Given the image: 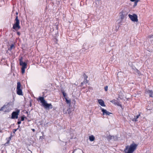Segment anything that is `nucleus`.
Here are the masks:
<instances>
[{"mask_svg":"<svg viewBox=\"0 0 153 153\" xmlns=\"http://www.w3.org/2000/svg\"><path fill=\"white\" fill-rule=\"evenodd\" d=\"M17 33L18 35L20 36V33L19 32H17Z\"/></svg>","mask_w":153,"mask_h":153,"instance_id":"a878e982","label":"nucleus"},{"mask_svg":"<svg viewBox=\"0 0 153 153\" xmlns=\"http://www.w3.org/2000/svg\"><path fill=\"white\" fill-rule=\"evenodd\" d=\"M134 71L135 73H137L138 74H139L140 72L137 69H135Z\"/></svg>","mask_w":153,"mask_h":153,"instance_id":"6ab92c4d","label":"nucleus"},{"mask_svg":"<svg viewBox=\"0 0 153 153\" xmlns=\"http://www.w3.org/2000/svg\"><path fill=\"white\" fill-rule=\"evenodd\" d=\"M89 139L91 141H94L95 140L94 137L93 135H91L89 137Z\"/></svg>","mask_w":153,"mask_h":153,"instance_id":"2eb2a0df","label":"nucleus"},{"mask_svg":"<svg viewBox=\"0 0 153 153\" xmlns=\"http://www.w3.org/2000/svg\"><path fill=\"white\" fill-rule=\"evenodd\" d=\"M115 137V136H111L109 135L107 137V139L109 141L110 140L112 139V138Z\"/></svg>","mask_w":153,"mask_h":153,"instance_id":"4468645a","label":"nucleus"},{"mask_svg":"<svg viewBox=\"0 0 153 153\" xmlns=\"http://www.w3.org/2000/svg\"><path fill=\"white\" fill-rule=\"evenodd\" d=\"M20 113V110L17 109L15 111H13L11 114V118L12 119H17L18 117V115Z\"/></svg>","mask_w":153,"mask_h":153,"instance_id":"39448f33","label":"nucleus"},{"mask_svg":"<svg viewBox=\"0 0 153 153\" xmlns=\"http://www.w3.org/2000/svg\"><path fill=\"white\" fill-rule=\"evenodd\" d=\"M128 16L132 21L134 22H138L137 16L136 14H133L132 15L129 14Z\"/></svg>","mask_w":153,"mask_h":153,"instance_id":"423d86ee","label":"nucleus"},{"mask_svg":"<svg viewBox=\"0 0 153 153\" xmlns=\"http://www.w3.org/2000/svg\"><path fill=\"white\" fill-rule=\"evenodd\" d=\"M137 146V144L134 143H132L130 146H126L124 151L126 153H133L136 149Z\"/></svg>","mask_w":153,"mask_h":153,"instance_id":"f257e3e1","label":"nucleus"},{"mask_svg":"<svg viewBox=\"0 0 153 153\" xmlns=\"http://www.w3.org/2000/svg\"><path fill=\"white\" fill-rule=\"evenodd\" d=\"M25 117L24 116H22L21 117V121H23L24 120Z\"/></svg>","mask_w":153,"mask_h":153,"instance_id":"aec40b11","label":"nucleus"},{"mask_svg":"<svg viewBox=\"0 0 153 153\" xmlns=\"http://www.w3.org/2000/svg\"><path fill=\"white\" fill-rule=\"evenodd\" d=\"M26 68H22V74L24 73L25 72V69Z\"/></svg>","mask_w":153,"mask_h":153,"instance_id":"dca6fc26","label":"nucleus"},{"mask_svg":"<svg viewBox=\"0 0 153 153\" xmlns=\"http://www.w3.org/2000/svg\"><path fill=\"white\" fill-rule=\"evenodd\" d=\"M14 47V45H13V44L11 45L10 46V50L11 51L13 48Z\"/></svg>","mask_w":153,"mask_h":153,"instance_id":"a211bd4d","label":"nucleus"},{"mask_svg":"<svg viewBox=\"0 0 153 153\" xmlns=\"http://www.w3.org/2000/svg\"><path fill=\"white\" fill-rule=\"evenodd\" d=\"M68 114H70V112H68Z\"/></svg>","mask_w":153,"mask_h":153,"instance_id":"f704fd0d","label":"nucleus"},{"mask_svg":"<svg viewBox=\"0 0 153 153\" xmlns=\"http://www.w3.org/2000/svg\"><path fill=\"white\" fill-rule=\"evenodd\" d=\"M135 1V2L134 3V6H135L137 5V2H136L135 1Z\"/></svg>","mask_w":153,"mask_h":153,"instance_id":"b1692460","label":"nucleus"},{"mask_svg":"<svg viewBox=\"0 0 153 153\" xmlns=\"http://www.w3.org/2000/svg\"><path fill=\"white\" fill-rule=\"evenodd\" d=\"M68 114H70V112H68Z\"/></svg>","mask_w":153,"mask_h":153,"instance_id":"72a5a7b5","label":"nucleus"},{"mask_svg":"<svg viewBox=\"0 0 153 153\" xmlns=\"http://www.w3.org/2000/svg\"><path fill=\"white\" fill-rule=\"evenodd\" d=\"M17 129H14V131H13V133H14L16 131V130H17Z\"/></svg>","mask_w":153,"mask_h":153,"instance_id":"c756f323","label":"nucleus"},{"mask_svg":"<svg viewBox=\"0 0 153 153\" xmlns=\"http://www.w3.org/2000/svg\"><path fill=\"white\" fill-rule=\"evenodd\" d=\"M140 114H139L138 115L136 116H134V118L132 119V120L134 121H137V119H138L139 117L140 116Z\"/></svg>","mask_w":153,"mask_h":153,"instance_id":"ddd939ff","label":"nucleus"},{"mask_svg":"<svg viewBox=\"0 0 153 153\" xmlns=\"http://www.w3.org/2000/svg\"><path fill=\"white\" fill-rule=\"evenodd\" d=\"M66 103L68 104L70 103L71 102V100H68L67 98H65Z\"/></svg>","mask_w":153,"mask_h":153,"instance_id":"f3484780","label":"nucleus"},{"mask_svg":"<svg viewBox=\"0 0 153 153\" xmlns=\"http://www.w3.org/2000/svg\"><path fill=\"white\" fill-rule=\"evenodd\" d=\"M22 59V57L19 59L20 65L22 66V68H26L27 64L26 62H23Z\"/></svg>","mask_w":153,"mask_h":153,"instance_id":"0eeeda50","label":"nucleus"},{"mask_svg":"<svg viewBox=\"0 0 153 153\" xmlns=\"http://www.w3.org/2000/svg\"><path fill=\"white\" fill-rule=\"evenodd\" d=\"M105 89L106 91H107L108 90V86H106L105 87Z\"/></svg>","mask_w":153,"mask_h":153,"instance_id":"5701e85b","label":"nucleus"},{"mask_svg":"<svg viewBox=\"0 0 153 153\" xmlns=\"http://www.w3.org/2000/svg\"><path fill=\"white\" fill-rule=\"evenodd\" d=\"M152 38H153V35H152L150 36V40H151V39H152Z\"/></svg>","mask_w":153,"mask_h":153,"instance_id":"c85d7f7f","label":"nucleus"},{"mask_svg":"<svg viewBox=\"0 0 153 153\" xmlns=\"http://www.w3.org/2000/svg\"><path fill=\"white\" fill-rule=\"evenodd\" d=\"M17 123L18 124H20L21 123V121H18L17 122Z\"/></svg>","mask_w":153,"mask_h":153,"instance_id":"bb28decb","label":"nucleus"},{"mask_svg":"<svg viewBox=\"0 0 153 153\" xmlns=\"http://www.w3.org/2000/svg\"><path fill=\"white\" fill-rule=\"evenodd\" d=\"M101 109L102 112V114L103 115L106 114L107 115H109L111 113L107 111L106 110L104 109L101 108Z\"/></svg>","mask_w":153,"mask_h":153,"instance_id":"9d476101","label":"nucleus"},{"mask_svg":"<svg viewBox=\"0 0 153 153\" xmlns=\"http://www.w3.org/2000/svg\"><path fill=\"white\" fill-rule=\"evenodd\" d=\"M132 2H134L135 1V0H130Z\"/></svg>","mask_w":153,"mask_h":153,"instance_id":"2f4dec72","label":"nucleus"},{"mask_svg":"<svg viewBox=\"0 0 153 153\" xmlns=\"http://www.w3.org/2000/svg\"><path fill=\"white\" fill-rule=\"evenodd\" d=\"M111 102L115 105H116L118 106H120L121 107H122V106L120 102L116 100H114L111 101Z\"/></svg>","mask_w":153,"mask_h":153,"instance_id":"1a4fd4ad","label":"nucleus"},{"mask_svg":"<svg viewBox=\"0 0 153 153\" xmlns=\"http://www.w3.org/2000/svg\"><path fill=\"white\" fill-rule=\"evenodd\" d=\"M22 87L21 88V84L20 82H18L16 88L17 94L19 95H22Z\"/></svg>","mask_w":153,"mask_h":153,"instance_id":"20e7f679","label":"nucleus"},{"mask_svg":"<svg viewBox=\"0 0 153 153\" xmlns=\"http://www.w3.org/2000/svg\"><path fill=\"white\" fill-rule=\"evenodd\" d=\"M62 94H63V96L64 97H65V93L64 92H63Z\"/></svg>","mask_w":153,"mask_h":153,"instance_id":"cd10ccee","label":"nucleus"},{"mask_svg":"<svg viewBox=\"0 0 153 153\" xmlns=\"http://www.w3.org/2000/svg\"><path fill=\"white\" fill-rule=\"evenodd\" d=\"M12 137V136H11L9 137V140L8 141L7 143H8L9 142V141L10 140H11V137Z\"/></svg>","mask_w":153,"mask_h":153,"instance_id":"4be33fe9","label":"nucleus"},{"mask_svg":"<svg viewBox=\"0 0 153 153\" xmlns=\"http://www.w3.org/2000/svg\"><path fill=\"white\" fill-rule=\"evenodd\" d=\"M15 21H16V22L13 25V28L16 30H17L19 29H20V26L19 25V21L18 19V16H17L16 17Z\"/></svg>","mask_w":153,"mask_h":153,"instance_id":"7ed1b4c3","label":"nucleus"},{"mask_svg":"<svg viewBox=\"0 0 153 153\" xmlns=\"http://www.w3.org/2000/svg\"><path fill=\"white\" fill-rule=\"evenodd\" d=\"M32 131H35V129H32Z\"/></svg>","mask_w":153,"mask_h":153,"instance_id":"473e14b6","label":"nucleus"},{"mask_svg":"<svg viewBox=\"0 0 153 153\" xmlns=\"http://www.w3.org/2000/svg\"><path fill=\"white\" fill-rule=\"evenodd\" d=\"M39 99L45 108H52L53 106L51 104V103H47L43 97H39Z\"/></svg>","mask_w":153,"mask_h":153,"instance_id":"f03ea898","label":"nucleus"},{"mask_svg":"<svg viewBox=\"0 0 153 153\" xmlns=\"http://www.w3.org/2000/svg\"><path fill=\"white\" fill-rule=\"evenodd\" d=\"M5 106H4L2 107L0 109V111H3L4 110V108L5 107Z\"/></svg>","mask_w":153,"mask_h":153,"instance_id":"412c9836","label":"nucleus"},{"mask_svg":"<svg viewBox=\"0 0 153 153\" xmlns=\"http://www.w3.org/2000/svg\"><path fill=\"white\" fill-rule=\"evenodd\" d=\"M140 0H135V1L137 2H138V1H139Z\"/></svg>","mask_w":153,"mask_h":153,"instance_id":"7c9ffc66","label":"nucleus"},{"mask_svg":"<svg viewBox=\"0 0 153 153\" xmlns=\"http://www.w3.org/2000/svg\"><path fill=\"white\" fill-rule=\"evenodd\" d=\"M98 102L99 104L102 106H105L104 101L102 99H99L98 100Z\"/></svg>","mask_w":153,"mask_h":153,"instance_id":"9b49d317","label":"nucleus"},{"mask_svg":"<svg viewBox=\"0 0 153 153\" xmlns=\"http://www.w3.org/2000/svg\"><path fill=\"white\" fill-rule=\"evenodd\" d=\"M145 93L146 94H148L150 97H153V91L151 90H149L148 89H146L145 91Z\"/></svg>","mask_w":153,"mask_h":153,"instance_id":"6e6552de","label":"nucleus"},{"mask_svg":"<svg viewBox=\"0 0 153 153\" xmlns=\"http://www.w3.org/2000/svg\"><path fill=\"white\" fill-rule=\"evenodd\" d=\"M72 153H74L73 152Z\"/></svg>","mask_w":153,"mask_h":153,"instance_id":"e433bc0d","label":"nucleus"},{"mask_svg":"<svg viewBox=\"0 0 153 153\" xmlns=\"http://www.w3.org/2000/svg\"><path fill=\"white\" fill-rule=\"evenodd\" d=\"M112 139L114 140H116L117 139V138L116 137H115L112 138Z\"/></svg>","mask_w":153,"mask_h":153,"instance_id":"393cba45","label":"nucleus"},{"mask_svg":"<svg viewBox=\"0 0 153 153\" xmlns=\"http://www.w3.org/2000/svg\"><path fill=\"white\" fill-rule=\"evenodd\" d=\"M81 84H83L82 82L81 83Z\"/></svg>","mask_w":153,"mask_h":153,"instance_id":"c9c22d12","label":"nucleus"},{"mask_svg":"<svg viewBox=\"0 0 153 153\" xmlns=\"http://www.w3.org/2000/svg\"><path fill=\"white\" fill-rule=\"evenodd\" d=\"M120 16L121 19H124V17L125 16V15L124 14L123 11H122L120 13Z\"/></svg>","mask_w":153,"mask_h":153,"instance_id":"f8f14e48","label":"nucleus"}]
</instances>
